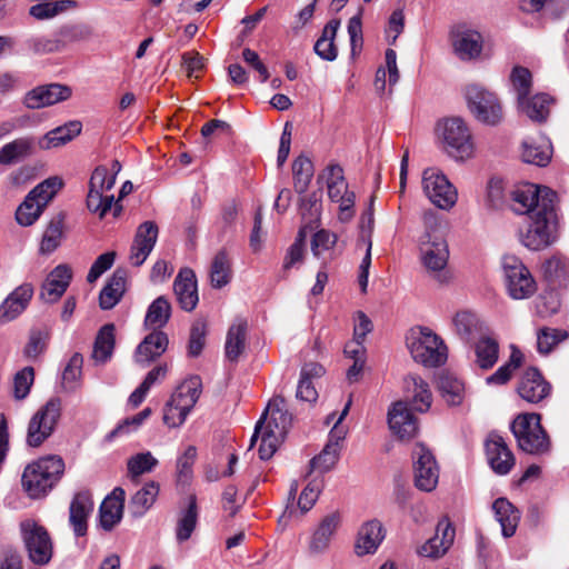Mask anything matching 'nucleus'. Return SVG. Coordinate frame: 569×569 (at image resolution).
Returning a JSON list of instances; mask_svg holds the SVG:
<instances>
[{"mask_svg": "<svg viewBox=\"0 0 569 569\" xmlns=\"http://www.w3.org/2000/svg\"><path fill=\"white\" fill-rule=\"evenodd\" d=\"M388 425L398 438L411 439L418 431L417 419L406 401H397L388 410Z\"/></svg>", "mask_w": 569, "mask_h": 569, "instance_id": "22", "label": "nucleus"}, {"mask_svg": "<svg viewBox=\"0 0 569 569\" xmlns=\"http://www.w3.org/2000/svg\"><path fill=\"white\" fill-rule=\"evenodd\" d=\"M263 423L264 417H261L256 423L254 432L250 439V447H252L260 437L261 442L258 449L259 457L261 460H269L276 453L286 436L281 435L279 431L263 428Z\"/></svg>", "mask_w": 569, "mask_h": 569, "instance_id": "34", "label": "nucleus"}, {"mask_svg": "<svg viewBox=\"0 0 569 569\" xmlns=\"http://www.w3.org/2000/svg\"><path fill=\"white\" fill-rule=\"evenodd\" d=\"M437 132L448 156L456 160L472 157L475 151L472 136L461 118L453 117L438 122Z\"/></svg>", "mask_w": 569, "mask_h": 569, "instance_id": "8", "label": "nucleus"}, {"mask_svg": "<svg viewBox=\"0 0 569 569\" xmlns=\"http://www.w3.org/2000/svg\"><path fill=\"white\" fill-rule=\"evenodd\" d=\"M421 184L425 194L439 209L449 210L457 202V189L438 168L425 169Z\"/></svg>", "mask_w": 569, "mask_h": 569, "instance_id": "13", "label": "nucleus"}, {"mask_svg": "<svg viewBox=\"0 0 569 569\" xmlns=\"http://www.w3.org/2000/svg\"><path fill=\"white\" fill-rule=\"evenodd\" d=\"M568 337L567 331L553 328H541L537 332V350L548 355L559 342Z\"/></svg>", "mask_w": 569, "mask_h": 569, "instance_id": "57", "label": "nucleus"}, {"mask_svg": "<svg viewBox=\"0 0 569 569\" xmlns=\"http://www.w3.org/2000/svg\"><path fill=\"white\" fill-rule=\"evenodd\" d=\"M506 184L501 178L492 177L487 183L485 202L488 210L498 211L503 209L506 201Z\"/></svg>", "mask_w": 569, "mask_h": 569, "instance_id": "56", "label": "nucleus"}, {"mask_svg": "<svg viewBox=\"0 0 569 569\" xmlns=\"http://www.w3.org/2000/svg\"><path fill=\"white\" fill-rule=\"evenodd\" d=\"M517 101L520 112L532 121L543 122L549 114L552 99L546 93H537L532 97L525 96Z\"/></svg>", "mask_w": 569, "mask_h": 569, "instance_id": "42", "label": "nucleus"}, {"mask_svg": "<svg viewBox=\"0 0 569 569\" xmlns=\"http://www.w3.org/2000/svg\"><path fill=\"white\" fill-rule=\"evenodd\" d=\"M339 523L340 515L338 512H332L321 520L310 541L311 552L322 553L329 548L331 538L338 529Z\"/></svg>", "mask_w": 569, "mask_h": 569, "instance_id": "40", "label": "nucleus"}, {"mask_svg": "<svg viewBox=\"0 0 569 569\" xmlns=\"http://www.w3.org/2000/svg\"><path fill=\"white\" fill-rule=\"evenodd\" d=\"M142 426V411L134 416L127 417L118 422V425L106 435L104 441L112 442L118 438H128L139 431Z\"/></svg>", "mask_w": 569, "mask_h": 569, "instance_id": "55", "label": "nucleus"}, {"mask_svg": "<svg viewBox=\"0 0 569 569\" xmlns=\"http://www.w3.org/2000/svg\"><path fill=\"white\" fill-rule=\"evenodd\" d=\"M452 323L457 335L465 342H469L476 332L481 331L482 322L476 313L470 311H459L455 315Z\"/></svg>", "mask_w": 569, "mask_h": 569, "instance_id": "52", "label": "nucleus"}, {"mask_svg": "<svg viewBox=\"0 0 569 569\" xmlns=\"http://www.w3.org/2000/svg\"><path fill=\"white\" fill-rule=\"evenodd\" d=\"M114 330L113 323H107L98 331L91 355L96 362L104 363L112 357L116 342Z\"/></svg>", "mask_w": 569, "mask_h": 569, "instance_id": "45", "label": "nucleus"}, {"mask_svg": "<svg viewBox=\"0 0 569 569\" xmlns=\"http://www.w3.org/2000/svg\"><path fill=\"white\" fill-rule=\"evenodd\" d=\"M121 170L118 160H111L109 163L100 164L93 170L89 181V192L87 196V207L91 213H121L123 207L122 199L133 190L131 181L127 180L120 188L119 196L116 199L111 192L117 176Z\"/></svg>", "mask_w": 569, "mask_h": 569, "instance_id": "1", "label": "nucleus"}, {"mask_svg": "<svg viewBox=\"0 0 569 569\" xmlns=\"http://www.w3.org/2000/svg\"><path fill=\"white\" fill-rule=\"evenodd\" d=\"M559 230V216H526L519 240L529 250L539 251L558 240Z\"/></svg>", "mask_w": 569, "mask_h": 569, "instance_id": "7", "label": "nucleus"}, {"mask_svg": "<svg viewBox=\"0 0 569 569\" xmlns=\"http://www.w3.org/2000/svg\"><path fill=\"white\" fill-rule=\"evenodd\" d=\"M93 510V501L90 491L77 492L69 507V522L77 537L87 533L88 518Z\"/></svg>", "mask_w": 569, "mask_h": 569, "instance_id": "24", "label": "nucleus"}, {"mask_svg": "<svg viewBox=\"0 0 569 569\" xmlns=\"http://www.w3.org/2000/svg\"><path fill=\"white\" fill-rule=\"evenodd\" d=\"M261 417H264L263 428L279 431L283 436L287 435L292 422V416L288 412L282 397L272 398Z\"/></svg>", "mask_w": 569, "mask_h": 569, "instance_id": "30", "label": "nucleus"}, {"mask_svg": "<svg viewBox=\"0 0 569 569\" xmlns=\"http://www.w3.org/2000/svg\"><path fill=\"white\" fill-rule=\"evenodd\" d=\"M168 337L161 330H153L144 336V360L160 357L168 348Z\"/></svg>", "mask_w": 569, "mask_h": 569, "instance_id": "59", "label": "nucleus"}, {"mask_svg": "<svg viewBox=\"0 0 569 569\" xmlns=\"http://www.w3.org/2000/svg\"><path fill=\"white\" fill-rule=\"evenodd\" d=\"M476 363L482 370L491 369L499 358V343L489 336L481 337L475 343Z\"/></svg>", "mask_w": 569, "mask_h": 569, "instance_id": "48", "label": "nucleus"}, {"mask_svg": "<svg viewBox=\"0 0 569 569\" xmlns=\"http://www.w3.org/2000/svg\"><path fill=\"white\" fill-rule=\"evenodd\" d=\"M315 169L312 161L305 154H300L292 162V176L295 190L302 194L307 191Z\"/></svg>", "mask_w": 569, "mask_h": 569, "instance_id": "51", "label": "nucleus"}, {"mask_svg": "<svg viewBox=\"0 0 569 569\" xmlns=\"http://www.w3.org/2000/svg\"><path fill=\"white\" fill-rule=\"evenodd\" d=\"M201 389L199 376H191L182 381L164 407L163 422L170 428L181 426L197 403Z\"/></svg>", "mask_w": 569, "mask_h": 569, "instance_id": "6", "label": "nucleus"}, {"mask_svg": "<svg viewBox=\"0 0 569 569\" xmlns=\"http://www.w3.org/2000/svg\"><path fill=\"white\" fill-rule=\"evenodd\" d=\"M543 279L551 286H563L569 282V257L555 252L541 264Z\"/></svg>", "mask_w": 569, "mask_h": 569, "instance_id": "35", "label": "nucleus"}, {"mask_svg": "<svg viewBox=\"0 0 569 569\" xmlns=\"http://www.w3.org/2000/svg\"><path fill=\"white\" fill-rule=\"evenodd\" d=\"M207 325L204 321H196L191 329L188 341V356L198 357L206 343Z\"/></svg>", "mask_w": 569, "mask_h": 569, "instance_id": "62", "label": "nucleus"}, {"mask_svg": "<svg viewBox=\"0 0 569 569\" xmlns=\"http://www.w3.org/2000/svg\"><path fill=\"white\" fill-rule=\"evenodd\" d=\"M352 403L351 396L329 432V439L322 451L310 461L311 469L323 473L329 471L338 461L340 452V442L345 439V431L338 426L347 417Z\"/></svg>", "mask_w": 569, "mask_h": 569, "instance_id": "16", "label": "nucleus"}, {"mask_svg": "<svg viewBox=\"0 0 569 569\" xmlns=\"http://www.w3.org/2000/svg\"><path fill=\"white\" fill-rule=\"evenodd\" d=\"M66 227L63 216H54L50 219L43 232L40 252L42 254H50L58 249L64 237Z\"/></svg>", "mask_w": 569, "mask_h": 569, "instance_id": "49", "label": "nucleus"}, {"mask_svg": "<svg viewBox=\"0 0 569 569\" xmlns=\"http://www.w3.org/2000/svg\"><path fill=\"white\" fill-rule=\"evenodd\" d=\"M405 390L416 411L425 413L430 409L432 393L429 385L420 376L408 375L405 378Z\"/></svg>", "mask_w": 569, "mask_h": 569, "instance_id": "29", "label": "nucleus"}, {"mask_svg": "<svg viewBox=\"0 0 569 569\" xmlns=\"http://www.w3.org/2000/svg\"><path fill=\"white\" fill-rule=\"evenodd\" d=\"M465 97L470 112L478 121L496 126L502 120V107L493 92L472 83L466 87Z\"/></svg>", "mask_w": 569, "mask_h": 569, "instance_id": "11", "label": "nucleus"}, {"mask_svg": "<svg viewBox=\"0 0 569 569\" xmlns=\"http://www.w3.org/2000/svg\"><path fill=\"white\" fill-rule=\"evenodd\" d=\"M71 93V88L66 84L38 86L26 93L23 104L28 109H41L68 100Z\"/></svg>", "mask_w": 569, "mask_h": 569, "instance_id": "19", "label": "nucleus"}, {"mask_svg": "<svg viewBox=\"0 0 569 569\" xmlns=\"http://www.w3.org/2000/svg\"><path fill=\"white\" fill-rule=\"evenodd\" d=\"M198 505L196 495H190L178 513L176 538L179 542L187 541L194 531L198 522Z\"/></svg>", "mask_w": 569, "mask_h": 569, "instance_id": "37", "label": "nucleus"}, {"mask_svg": "<svg viewBox=\"0 0 569 569\" xmlns=\"http://www.w3.org/2000/svg\"><path fill=\"white\" fill-rule=\"evenodd\" d=\"M34 150V141L30 137L17 138L0 148V164L14 166L29 158Z\"/></svg>", "mask_w": 569, "mask_h": 569, "instance_id": "36", "label": "nucleus"}, {"mask_svg": "<svg viewBox=\"0 0 569 569\" xmlns=\"http://www.w3.org/2000/svg\"><path fill=\"white\" fill-rule=\"evenodd\" d=\"M456 531L448 519L438 522L435 537L428 539L418 550L420 556L439 558L443 556L455 540Z\"/></svg>", "mask_w": 569, "mask_h": 569, "instance_id": "25", "label": "nucleus"}, {"mask_svg": "<svg viewBox=\"0 0 569 569\" xmlns=\"http://www.w3.org/2000/svg\"><path fill=\"white\" fill-rule=\"evenodd\" d=\"M502 270L507 291L512 299H527L536 292V281L520 258L503 256Z\"/></svg>", "mask_w": 569, "mask_h": 569, "instance_id": "12", "label": "nucleus"}, {"mask_svg": "<svg viewBox=\"0 0 569 569\" xmlns=\"http://www.w3.org/2000/svg\"><path fill=\"white\" fill-rule=\"evenodd\" d=\"M318 180L323 181L328 198L338 206L341 212L350 211L356 203V193L349 189L345 178L343 169L338 163L328 164L318 176Z\"/></svg>", "mask_w": 569, "mask_h": 569, "instance_id": "14", "label": "nucleus"}, {"mask_svg": "<svg viewBox=\"0 0 569 569\" xmlns=\"http://www.w3.org/2000/svg\"><path fill=\"white\" fill-rule=\"evenodd\" d=\"M178 303L184 311H192L199 301L196 273L190 268H182L173 282Z\"/></svg>", "mask_w": 569, "mask_h": 569, "instance_id": "23", "label": "nucleus"}, {"mask_svg": "<svg viewBox=\"0 0 569 569\" xmlns=\"http://www.w3.org/2000/svg\"><path fill=\"white\" fill-rule=\"evenodd\" d=\"M77 2L74 0H61L53 2H40L31 6L29 14L37 20H48L57 17L58 14L74 8Z\"/></svg>", "mask_w": 569, "mask_h": 569, "instance_id": "53", "label": "nucleus"}, {"mask_svg": "<svg viewBox=\"0 0 569 569\" xmlns=\"http://www.w3.org/2000/svg\"><path fill=\"white\" fill-rule=\"evenodd\" d=\"M33 296V287L22 283L16 288L0 305V320L11 321L21 315Z\"/></svg>", "mask_w": 569, "mask_h": 569, "instance_id": "27", "label": "nucleus"}, {"mask_svg": "<svg viewBox=\"0 0 569 569\" xmlns=\"http://www.w3.org/2000/svg\"><path fill=\"white\" fill-rule=\"evenodd\" d=\"M511 199L520 206L522 213H555L558 210L557 193L545 186L520 183L511 191Z\"/></svg>", "mask_w": 569, "mask_h": 569, "instance_id": "9", "label": "nucleus"}, {"mask_svg": "<svg viewBox=\"0 0 569 569\" xmlns=\"http://www.w3.org/2000/svg\"><path fill=\"white\" fill-rule=\"evenodd\" d=\"M126 491L116 487L101 502L99 508L100 526L109 531L122 518Z\"/></svg>", "mask_w": 569, "mask_h": 569, "instance_id": "26", "label": "nucleus"}, {"mask_svg": "<svg viewBox=\"0 0 569 569\" xmlns=\"http://www.w3.org/2000/svg\"><path fill=\"white\" fill-rule=\"evenodd\" d=\"M413 459L416 487L426 492L432 491L439 480V468L433 455L422 443H417Z\"/></svg>", "mask_w": 569, "mask_h": 569, "instance_id": "17", "label": "nucleus"}, {"mask_svg": "<svg viewBox=\"0 0 569 569\" xmlns=\"http://www.w3.org/2000/svg\"><path fill=\"white\" fill-rule=\"evenodd\" d=\"M21 532L30 560L36 565H47L52 557V542L48 531L27 520L21 522Z\"/></svg>", "mask_w": 569, "mask_h": 569, "instance_id": "15", "label": "nucleus"}, {"mask_svg": "<svg viewBox=\"0 0 569 569\" xmlns=\"http://www.w3.org/2000/svg\"><path fill=\"white\" fill-rule=\"evenodd\" d=\"M62 402L58 397L49 399L30 419L27 445L37 448L54 432L61 418Z\"/></svg>", "mask_w": 569, "mask_h": 569, "instance_id": "10", "label": "nucleus"}, {"mask_svg": "<svg viewBox=\"0 0 569 569\" xmlns=\"http://www.w3.org/2000/svg\"><path fill=\"white\" fill-rule=\"evenodd\" d=\"M496 520L501 526L502 536L512 537L520 521V511L507 499L498 498L492 503Z\"/></svg>", "mask_w": 569, "mask_h": 569, "instance_id": "38", "label": "nucleus"}, {"mask_svg": "<svg viewBox=\"0 0 569 569\" xmlns=\"http://www.w3.org/2000/svg\"><path fill=\"white\" fill-rule=\"evenodd\" d=\"M171 317V305L163 296L158 297L149 306L144 315V325L149 323L156 328H162Z\"/></svg>", "mask_w": 569, "mask_h": 569, "instance_id": "54", "label": "nucleus"}, {"mask_svg": "<svg viewBox=\"0 0 569 569\" xmlns=\"http://www.w3.org/2000/svg\"><path fill=\"white\" fill-rule=\"evenodd\" d=\"M520 450L526 453L541 456L551 449L548 433L541 426L539 413H521L510 426Z\"/></svg>", "mask_w": 569, "mask_h": 569, "instance_id": "4", "label": "nucleus"}, {"mask_svg": "<svg viewBox=\"0 0 569 569\" xmlns=\"http://www.w3.org/2000/svg\"><path fill=\"white\" fill-rule=\"evenodd\" d=\"M64 471V462L58 456H47L29 463L22 473L21 485L31 499L46 497L58 483Z\"/></svg>", "mask_w": 569, "mask_h": 569, "instance_id": "3", "label": "nucleus"}, {"mask_svg": "<svg viewBox=\"0 0 569 569\" xmlns=\"http://www.w3.org/2000/svg\"><path fill=\"white\" fill-rule=\"evenodd\" d=\"M56 33L62 44V50H64L69 43L87 39L90 31L86 26L70 24L61 27Z\"/></svg>", "mask_w": 569, "mask_h": 569, "instance_id": "63", "label": "nucleus"}, {"mask_svg": "<svg viewBox=\"0 0 569 569\" xmlns=\"http://www.w3.org/2000/svg\"><path fill=\"white\" fill-rule=\"evenodd\" d=\"M552 156V147L548 139H528L522 143L521 158L526 163L546 167Z\"/></svg>", "mask_w": 569, "mask_h": 569, "instance_id": "41", "label": "nucleus"}, {"mask_svg": "<svg viewBox=\"0 0 569 569\" xmlns=\"http://www.w3.org/2000/svg\"><path fill=\"white\" fill-rule=\"evenodd\" d=\"M510 357L509 360L500 366L492 375L486 378V383L489 386H502L507 383L516 370H518L523 362V353L521 350L515 346H510Z\"/></svg>", "mask_w": 569, "mask_h": 569, "instance_id": "47", "label": "nucleus"}, {"mask_svg": "<svg viewBox=\"0 0 569 569\" xmlns=\"http://www.w3.org/2000/svg\"><path fill=\"white\" fill-rule=\"evenodd\" d=\"M425 232L419 239L420 259L430 276L440 284L451 280L447 269L449 249L446 241L447 226L440 216H425Z\"/></svg>", "mask_w": 569, "mask_h": 569, "instance_id": "2", "label": "nucleus"}, {"mask_svg": "<svg viewBox=\"0 0 569 569\" xmlns=\"http://www.w3.org/2000/svg\"><path fill=\"white\" fill-rule=\"evenodd\" d=\"M406 340L412 359L423 367L435 368L446 362L447 348L430 329H412Z\"/></svg>", "mask_w": 569, "mask_h": 569, "instance_id": "5", "label": "nucleus"}, {"mask_svg": "<svg viewBox=\"0 0 569 569\" xmlns=\"http://www.w3.org/2000/svg\"><path fill=\"white\" fill-rule=\"evenodd\" d=\"M82 129L79 121H70L47 132L40 140L39 147L43 150L64 146L76 138Z\"/></svg>", "mask_w": 569, "mask_h": 569, "instance_id": "43", "label": "nucleus"}, {"mask_svg": "<svg viewBox=\"0 0 569 569\" xmlns=\"http://www.w3.org/2000/svg\"><path fill=\"white\" fill-rule=\"evenodd\" d=\"M340 28V20L331 19L323 28L322 34L315 43V52L326 61H333L338 57L335 39Z\"/></svg>", "mask_w": 569, "mask_h": 569, "instance_id": "44", "label": "nucleus"}, {"mask_svg": "<svg viewBox=\"0 0 569 569\" xmlns=\"http://www.w3.org/2000/svg\"><path fill=\"white\" fill-rule=\"evenodd\" d=\"M511 82L517 92V100H519L530 93L532 84L531 72L527 68L516 67L511 72Z\"/></svg>", "mask_w": 569, "mask_h": 569, "instance_id": "64", "label": "nucleus"}, {"mask_svg": "<svg viewBox=\"0 0 569 569\" xmlns=\"http://www.w3.org/2000/svg\"><path fill=\"white\" fill-rule=\"evenodd\" d=\"M383 539L385 530L381 522L376 519L369 520L359 528L356 551L360 556L373 553Z\"/></svg>", "mask_w": 569, "mask_h": 569, "instance_id": "33", "label": "nucleus"}, {"mask_svg": "<svg viewBox=\"0 0 569 569\" xmlns=\"http://www.w3.org/2000/svg\"><path fill=\"white\" fill-rule=\"evenodd\" d=\"M231 262L228 252L222 249L219 250L211 262L209 277L211 287L221 289L226 287L231 280Z\"/></svg>", "mask_w": 569, "mask_h": 569, "instance_id": "46", "label": "nucleus"}, {"mask_svg": "<svg viewBox=\"0 0 569 569\" xmlns=\"http://www.w3.org/2000/svg\"><path fill=\"white\" fill-rule=\"evenodd\" d=\"M71 278L72 272L67 264L57 266L42 283L41 298L48 302H56L66 292Z\"/></svg>", "mask_w": 569, "mask_h": 569, "instance_id": "28", "label": "nucleus"}, {"mask_svg": "<svg viewBox=\"0 0 569 569\" xmlns=\"http://www.w3.org/2000/svg\"><path fill=\"white\" fill-rule=\"evenodd\" d=\"M482 37L473 30L457 31L452 36L453 51L460 60L477 59L482 51Z\"/></svg>", "mask_w": 569, "mask_h": 569, "instance_id": "31", "label": "nucleus"}, {"mask_svg": "<svg viewBox=\"0 0 569 569\" xmlns=\"http://www.w3.org/2000/svg\"><path fill=\"white\" fill-rule=\"evenodd\" d=\"M248 322L243 318H236L227 332L224 353L231 362H237L246 348Z\"/></svg>", "mask_w": 569, "mask_h": 569, "instance_id": "39", "label": "nucleus"}, {"mask_svg": "<svg viewBox=\"0 0 569 569\" xmlns=\"http://www.w3.org/2000/svg\"><path fill=\"white\" fill-rule=\"evenodd\" d=\"M127 278L128 271L124 268H117L113 271L99 295V306L102 310L112 309L121 300Z\"/></svg>", "mask_w": 569, "mask_h": 569, "instance_id": "32", "label": "nucleus"}, {"mask_svg": "<svg viewBox=\"0 0 569 569\" xmlns=\"http://www.w3.org/2000/svg\"><path fill=\"white\" fill-rule=\"evenodd\" d=\"M357 247H365L366 253L359 266L358 282L362 293L367 292L369 282V270L371 267V251H372V238L366 236H358Z\"/></svg>", "mask_w": 569, "mask_h": 569, "instance_id": "58", "label": "nucleus"}, {"mask_svg": "<svg viewBox=\"0 0 569 569\" xmlns=\"http://www.w3.org/2000/svg\"><path fill=\"white\" fill-rule=\"evenodd\" d=\"M486 457L495 473L508 475L515 466V456L508 448L503 438L497 433H490L485 443Z\"/></svg>", "mask_w": 569, "mask_h": 569, "instance_id": "20", "label": "nucleus"}, {"mask_svg": "<svg viewBox=\"0 0 569 569\" xmlns=\"http://www.w3.org/2000/svg\"><path fill=\"white\" fill-rule=\"evenodd\" d=\"M28 48L36 54H49L62 51L57 33L52 36H34L27 40Z\"/></svg>", "mask_w": 569, "mask_h": 569, "instance_id": "60", "label": "nucleus"}, {"mask_svg": "<svg viewBox=\"0 0 569 569\" xmlns=\"http://www.w3.org/2000/svg\"><path fill=\"white\" fill-rule=\"evenodd\" d=\"M62 187L63 181L60 177L54 176L43 180L27 194L14 213H27V210L41 213Z\"/></svg>", "mask_w": 569, "mask_h": 569, "instance_id": "18", "label": "nucleus"}, {"mask_svg": "<svg viewBox=\"0 0 569 569\" xmlns=\"http://www.w3.org/2000/svg\"><path fill=\"white\" fill-rule=\"evenodd\" d=\"M34 370L32 367H24L18 371L13 379V397L22 400L28 397L30 388L33 385Z\"/></svg>", "mask_w": 569, "mask_h": 569, "instance_id": "61", "label": "nucleus"}, {"mask_svg": "<svg viewBox=\"0 0 569 569\" xmlns=\"http://www.w3.org/2000/svg\"><path fill=\"white\" fill-rule=\"evenodd\" d=\"M438 390L449 406H459L465 398V386L451 373L443 372L438 378Z\"/></svg>", "mask_w": 569, "mask_h": 569, "instance_id": "50", "label": "nucleus"}, {"mask_svg": "<svg viewBox=\"0 0 569 569\" xmlns=\"http://www.w3.org/2000/svg\"><path fill=\"white\" fill-rule=\"evenodd\" d=\"M518 395L529 403H539L551 393V385L537 368L527 369L518 383Z\"/></svg>", "mask_w": 569, "mask_h": 569, "instance_id": "21", "label": "nucleus"}]
</instances>
